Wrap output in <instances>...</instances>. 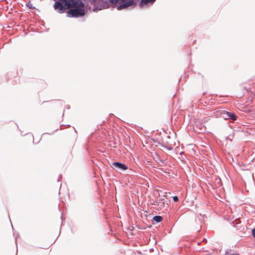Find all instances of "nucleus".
Listing matches in <instances>:
<instances>
[{"label":"nucleus","mask_w":255,"mask_h":255,"mask_svg":"<svg viewBox=\"0 0 255 255\" xmlns=\"http://www.w3.org/2000/svg\"><path fill=\"white\" fill-rule=\"evenodd\" d=\"M75 8L68 10V14L71 15L73 17H78L85 15V13L84 9L80 8V7Z\"/></svg>","instance_id":"obj_2"},{"label":"nucleus","mask_w":255,"mask_h":255,"mask_svg":"<svg viewBox=\"0 0 255 255\" xmlns=\"http://www.w3.org/2000/svg\"><path fill=\"white\" fill-rule=\"evenodd\" d=\"M120 5L119 6V9H121L128 7L134 4L133 0H119Z\"/></svg>","instance_id":"obj_3"},{"label":"nucleus","mask_w":255,"mask_h":255,"mask_svg":"<svg viewBox=\"0 0 255 255\" xmlns=\"http://www.w3.org/2000/svg\"><path fill=\"white\" fill-rule=\"evenodd\" d=\"M173 199L174 202H177L178 201V197L176 196H175L173 197Z\"/></svg>","instance_id":"obj_9"},{"label":"nucleus","mask_w":255,"mask_h":255,"mask_svg":"<svg viewBox=\"0 0 255 255\" xmlns=\"http://www.w3.org/2000/svg\"><path fill=\"white\" fill-rule=\"evenodd\" d=\"M230 255H240L238 254H231Z\"/></svg>","instance_id":"obj_12"},{"label":"nucleus","mask_w":255,"mask_h":255,"mask_svg":"<svg viewBox=\"0 0 255 255\" xmlns=\"http://www.w3.org/2000/svg\"><path fill=\"white\" fill-rule=\"evenodd\" d=\"M252 235L255 238V228L253 229L252 231Z\"/></svg>","instance_id":"obj_11"},{"label":"nucleus","mask_w":255,"mask_h":255,"mask_svg":"<svg viewBox=\"0 0 255 255\" xmlns=\"http://www.w3.org/2000/svg\"><path fill=\"white\" fill-rule=\"evenodd\" d=\"M112 3H115L118 2L119 0H109Z\"/></svg>","instance_id":"obj_10"},{"label":"nucleus","mask_w":255,"mask_h":255,"mask_svg":"<svg viewBox=\"0 0 255 255\" xmlns=\"http://www.w3.org/2000/svg\"><path fill=\"white\" fill-rule=\"evenodd\" d=\"M224 114L226 115V116H224V118H225L226 119H230L233 121H234L237 119V117L234 113L228 112H224Z\"/></svg>","instance_id":"obj_6"},{"label":"nucleus","mask_w":255,"mask_h":255,"mask_svg":"<svg viewBox=\"0 0 255 255\" xmlns=\"http://www.w3.org/2000/svg\"><path fill=\"white\" fill-rule=\"evenodd\" d=\"M164 200V199H161L159 201H154L151 204L154 205L157 209L160 210L164 207L165 203Z\"/></svg>","instance_id":"obj_5"},{"label":"nucleus","mask_w":255,"mask_h":255,"mask_svg":"<svg viewBox=\"0 0 255 255\" xmlns=\"http://www.w3.org/2000/svg\"><path fill=\"white\" fill-rule=\"evenodd\" d=\"M153 219L156 223H159L162 220V218L160 216H155L153 217Z\"/></svg>","instance_id":"obj_8"},{"label":"nucleus","mask_w":255,"mask_h":255,"mask_svg":"<svg viewBox=\"0 0 255 255\" xmlns=\"http://www.w3.org/2000/svg\"><path fill=\"white\" fill-rule=\"evenodd\" d=\"M155 0H141L139 5L141 7H143L148 4H152Z\"/></svg>","instance_id":"obj_7"},{"label":"nucleus","mask_w":255,"mask_h":255,"mask_svg":"<svg viewBox=\"0 0 255 255\" xmlns=\"http://www.w3.org/2000/svg\"><path fill=\"white\" fill-rule=\"evenodd\" d=\"M112 167L113 168L120 169L123 170H125L128 169V166L123 163L120 162H113L112 165Z\"/></svg>","instance_id":"obj_4"},{"label":"nucleus","mask_w":255,"mask_h":255,"mask_svg":"<svg viewBox=\"0 0 255 255\" xmlns=\"http://www.w3.org/2000/svg\"><path fill=\"white\" fill-rule=\"evenodd\" d=\"M84 5L80 0H59L55 2L54 8L60 13L70 7H82Z\"/></svg>","instance_id":"obj_1"}]
</instances>
